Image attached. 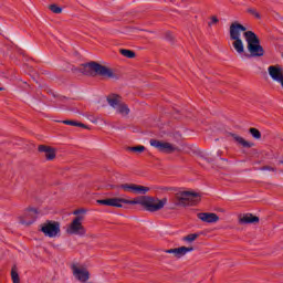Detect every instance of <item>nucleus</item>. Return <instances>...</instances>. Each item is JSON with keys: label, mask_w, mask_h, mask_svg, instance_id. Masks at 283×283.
Here are the masks:
<instances>
[{"label": "nucleus", "mask_w": 283, "mask_h": 283, "mask_svg": "<svg viewBox=\"0 0 283 283\" xmlns=\"http://www.w3.org/2000/svg\"><path fill=\"white\" fill-rule=\"evenodd\" d=\"M249 32L247 31V28L240 22H233L230 25V39L232 42V48L235 50L238 54H244V42H242V34L244 36V33Z\"/></svg>", "instance_id": "nucleus-1"}, {"label": "nucleus", "mask_w": 283, "mask_h": 283, "mask_svg": "<svg viewBox=\"0 0 283 283\" xmlns=\"http://www.w3.org/2000/svg\"><path fill=\"white\" fill-rule=\"evenodd\" d=\"M176 207H195L202 200L199 192L193 190H181L175 195Z\"/></svg>", "instance_id": "nucleus-2"}, {"label": "nucleus", "mask_w": 283, "mask_h": 283, "mask_svg": "<svg viewBox=\"0 0 283 283\" xmlns=\"http://www.w3.org/2000/svg\"><path fill=\"white\" fill-rule=\"evenodd\" d=\"M84 74H97L104 78H118V74L111 67L101 65L96 62H91L84 66Z\"/></svg>", "instance_id": "nucleus-3"}, {"label": "nucleus", "mask_w": 283, "mask_h": 283, "mask_svg": "<svg viewBox=\"0 0 283 283\" xmlns=\"http://www.w3.org/2000/svg\"><path fill=\"white\" fill-rule=\"evenodd\" d=\"M244 39L250 56H264V48L261 46L260 39L255 33H253V31L245 32Z\"/></svg>", "instance_id": "nucleus-4"}, {"label": "nucleus", "mask_w": 283, "mask_h": 283, "mask_svg": "<svg viewBox=\"0 0 283 283\" xmlns=\"http://www.w3.org/2000/svg\"><path fill=\"white\" fill-rule=\"evenodd\" d=\"M85 222V216H77L71 220V222L66 226V233L67 235H86L87 229L83 226Z\"/></svg>", "instance_id": "nucleus-5"}, {"label": "nucleus", "mask_w": 283, "mask_h": 283, "mask_svg": "<svg viewBox=\"0 0 283 283\" xmlns=\"http://www.w3.org/2000/svg\"><path fill=\"white\" fill-rule=\"evenodd\" d=\"M167 198L159 199L156 197L145 196L144 209H146L150 213H156V211H161V209H165V205H167Z\"/></svg>", "instance_id": "nucleus-6"}, {"label": "nucleus", "mask_w": 283, "mask_h": 283, "mask_svg": "<svg viewBox=\"0 0 283 283\" xmlns=\"http://www.w3.org/2000/svg\"><path fill=\"white\" fill-rule=\"evenodd\" d=\"M112 189H123L126 193H136V195H143L148 193L149 187L136 185V184H122L117 187L112 186Z\"/></svg>", "instance_id": "nucleus-7"}, {"label": "nucleus", "mask_w": 283, "mask_h": 283, "mask_svg": "<svg viewBox=\"0 0 283 283\" xmlns=\"http://www.w3.org/2000/svg\"><path fill=\"white\" fill-rule=\"evenodd\" d=\"M41 231L46 238H56L61 233V224L56 221H46L41 224Z\"/></svg>", "instance_id": "nucleus-8"}, {"label": "nucleus", "mask_w": 283, "mask_h": 283, "mask_svg": "<svg viewBox=\"0 0 283 283\" xmlns=\"http://www.w3.org/2000/svg\"><path fill=\"white\" fill-rule=\"evenodd\" d=\"M151 147H155V149H158V151H161L163 154H174L176 151V146L174 144L158 140V139H151L150 140Z\"/></svg>", "instance_id": "nucleus-9"}, {"label": "nucleus", "mask_w": 283, "mask_h": 283, "mask_svg": "<svg viewBox=\"0 0 283 283\" xmlns=\"http://www.w3.org/2000/svg\"><path fill=\"white\" fill-rule=\"evenodd\" d=\"M73 275L77 279L78 282L85 283L90 280V271L84 266L73 265L72 266Z\"/></svg>", "instance_id": "nucleus-10"}, {"label": "nucleus", "mask_w": 283, "mask_h": 283, "mask_svg": "<svg viewBox=\"0 0 283 283\" xmlns=\"http://www.w3.org/2000/svg\"><path fill=\"white\" fill-rule=\"evenodd\" d=\"M268 72L270 74V77L272 81H275V83H279V81H282L283 78V69L280 65H271L268 67Z\"/></svg>", "instance_id": "nucleus-11"}, {"label": "nucleus", "mask_w": 283, "mask_h": 283, "mask_svg": "<svg viewBox=\"0 0 283 283\" xmlns=\"http://www.w3.org/2000/svg\"><path fill=\"white\" fill-rule=\"evenodd\" d=\"M197 216L201 222H207L208 224H213L220 220V217L213 212H200Z\"/></svg>", "instance_id": "nucleus-12"}, {"label": "nucleus", "mask_w": 283, "mask_h": 283, "mask_svg": "<svg viewBox=\"0 0 283 283\" xmlns=\"http://www.w3.org/2000/svg\"><path fill=\"white\" fill-rule=\"evenodd\" d=\"M38 151L43 154L46 160H54V158H56V150L50 146L40 145Z\"/></svg>", "instance_id": "nucleus-13"}, {"label": "nucleus", "mask_w": 283, "mask_h": 283, "mask_svg": "<svg viewBox=\"0 0 283 283\" xmlns=\"http://www.w3.org/2000/svg\"><path fill=\"white\" fill-rule=\"evenodd\" d=\"M97 205H104L105 207H116L123 209L122 198H108L97 200Z\"/></svg>", "instance_id": "nucleus-14"}, {"label": "nucleus", "mask_w": 283, "mask_h": 283, "mask_svg": "<svg viewBox=\"0 0 283 283\" xmlns=\"http://www.w3.org/2000/svg\"><path fill=\"white\" fill-rule=\"evenodd\" d=\"M239 222L240 224H258V222H260V218L251 213H245L239 217Z\"/></svg>", "instance_id": "nucleus-15"}, {"label": "nucleus", "mask_w": 283, "mask_h": 283, "mask_svg": "<svg viewBox=\"0 0 283 283\" xmlns=\"http://www.w3.org/2000/svg\"><path fill=\"white\" fill-rule=\"evenodd\" d=\"M36 216H39V210L36 208H29L25 212V219L29 221H23L24 224H32L36 220Z\"/></svg>", "instance_id": "nucleus-16"}, {"label": "nucleus", "mask_w": 283, "mask_h": 283, "mask_svg": "<svg viewBox=\"0 0 283 283\" xmlns=\"http://www.w3.org/2000/svg\"><path fill=\"white\" fill-rule=\"evenodd\" d=\"M107 103H108V105H111V107L116 109L118 107V105H120L123 103V97H120V95H116V94L108 95Z\"/></svg>", "instance_id": "nucleus-17"}, {"label": "nucleus", "mask_w": 283, "mask_h": 283, "mask_svg": "<svg viewBox=\"0 0 283 283\" xmlns=\"http://www.w3.org/2000/svg\"><path fill=\"white\" fill-rule=\"evenodd\" d=\"M122 205H140V207H145V196H139L133 200L122 198Z\"/></svg>", "instance_id": "nucleus-18"}, {"label": "nucleus", "mask_w": 283, "mask_h": 283, "mask_svg": "<svg viewBox=\"0 0 283 283\" xmlns=\"http://www.w3.org/2000/svg\"><path fill=\"white\" fill-rule=\"evenodd\" d=\"M191 251H193V247L175 248V258L177 259L184 258V255H187V253H191Z\"/></svg>", "instance_id": "nucleus-19"}, {"label": "nucleus", "mask_w": 283, "mask_h": 283, "mask_svg": "<svg viewBox=\"0 0 283 283\" xmlns=\"http://www.w3.org/2000/svg\"><path fill=\"white\" fill-rule=\"evenodd\" d=\"M115 112L120 116H129V106L122 102L116 108Z\"/></svg>", "instance_id": "nucleus-20"}, {"label": "nucleus", "mask_w": 283, "mask_h": 283, "mask_svg": "<svg viewBox=\"0 0 283 283\" xmlns=\"http://www.w3.org/2000/svg\"><path fill=\"white\" fill-rule=\"evenodd\" d=\"M231 136L233 140L238 143V145H241L242 147H253V144L251 142H247L240 135L232 134Z\"/></svg>", "instance_id": "nucleus-21"}, {"label": "nucleus", "mask_w": 283, "mask_h": 283, "mask_svg": "<svg viewBox=\"0 0 283 283\" xmlns=\"http://www.w3.org/2000/svg\"><path fill=\"white\" fill-rule=\"evenodd\" d=\"M11 280L13 283H21V279L19 277V271L17 265H13L11 269Z\"/></svg>", "instance_id": "nucleus-22"}, {"label": "nucleus", "mask_w": 283, "mask_h": 283, "mask_svg": "<svg viewBox=\"0 0 283 283\" xmlns=\"http://www.w3.org/2000/svg\"><path fill=\"white\" fill-rule=\"evenodd\" d=\"M119 54H122V56H125L126 59H135L136 57V53L134 51L127 50V49L119 50Z\"/></svg>", "instance_id": "nucleus-23"}, {"label": "nucleus", "mask_w": 283, "mask_h": 283, "mask_svg": "<svg viewBox=\"0 0 283 283\" xmlns=\"http://www.w3.org/2000/svg\"><path fill=\"white\" fill-rule=\"evenodd\" d=\"M198 238H200L199 233H191V234L184 237L182 241L191 244V242H196V240H198Z\"/></svg>", "instance_id": "nucleus-24"}, {"label": "nucleus", "mask_w": 283, "mask_h": 283, "mask_svg": "<svg viewBox=\"0 0 283 283\" xmlns=\"http://www.w3.org/2000/svg\"><path fill=\"white\" fill-rule=\"evenodd\" d=\"M64 125H71L72 127H83L84 129H87V126L81 122L76 120H63Z\"/></svg>", "instance_id": "nucleus-25"}, {"label": "nucleus", "mask_w": 283, "mask_h": 283, "mask_svg": "<svg viewBox=\"0 0 283 283\" xmlns=\"http://www.w3.org/2000/svg\"><path fill=\"white\" fill-rule=\"evenodd\" d=\"M250 134L256 140H260L262 138V134L260 133V130H258V128H250Z\"/></svg>", "instance_id": "nucleus-26"}, {"label": "nucleus", "mask_w": 283, "mask_h": 283, "mask_svg": "<svg viewBox=\"0 0 283 283\" xmlns=\"http://www.w3.org/2000/svg\"><path fill=\"white\" fill-rule=\"evenodd\" d=\"M49 10H51V12H53L54 14H61V12H63V9L56 4H51L49 7Z\"/></svg>", "instance_id": "nucleus-27"}, {"label": "nucleus", "mask_w": 283, "mask_h": 283, "mask_svg": "<svg viewBox=\"0 0 283 283\" xmlns=\"http://www.w3.org/2000/svg\"><path fill=\"white\" fill-rule=\"evenodd\" d=\"M130 151H136L137 154H143L145 151V146H135L129 148Z\"/></svg>", "instance_id": "nucleus-28"}, {"label": "nucleus", "mask_w": 283, "mask_h": 283, "mask_svg": "<svg viewBox=\"0 0 283 283\" xmlns=\"http://www.w3.org/2000/svg\"><path fill=\"white\" fill-rule=\"evenodd\" d=\"M249 14L255 17V19H260V13L255 9H248Z\"/></svg>", "instance_id": "nucleus-29"}, {"label": "nucleus", "mask_w": 283, "mask_h": 283, "mask_svg": "<svg viewBox=\"0 0 283 283\" xmlns=\"http://www.w3.org/2000/svg\"><path fill=\"white\" fill-rule=\"evenodd\" d=\"M262 171H275V168L271 167V166H264L263 168H261Z\"/></svg>", "instance_id": "nucleus-30"}, {"label": "nucleus", "mask_w": 283, "mask_h": 283, "mask_svg": "<svg viewBox=\"0 0 283 283\" xmlns=\"http://www.w3.org/2000/svg\"><path fill=\"white\" fill-rule=\"evenodd\" d=\"M81 213H85V210H75V211H73V216H75V218L77 216H84V214H81Z\"/></svg>", "instance_id": "nucleus-31"}, {"label": "nucleus", "mask_w": 283, "mask_h": 283, "mask_svg": "<svg viewBox=\"0 0 283 283\" xmlns=\"http://www.w3.org/2000/svg\"><path fill=\"white\" fill-rule=\"evenodd\" d=\"M165 253H170V254L174 255V258H176V248L175 249L165 250Z\"/></svg>", "instance_id": "nucleus-32"}, {"label": "nucleus", "mask_w": 283, "mask_h": 283, "mask_svg": "<svg viewBox=\"0 0 283 283\" xmlns=\"http://www.w3.org/2000/svg\"><path fill=\"white\" fill-rule=\"evenodd\" d=\"M216 23H218V18L217 17H212L211 21L209 22V25H213Z\"/></svg>", "instance_id": "nucleus-33"}, {"label": "nucleus", "mask_w": 283, "mask_h": 283, "mask_svg": "<svg viewBox=\"0 0 283 283\" xmlns=\"http://www.w3.org/2000/svg\"><path fill=\"white\" fill-rule=\"evenodd\" d=\"M163 191H171V188H163Z\"/></svg>", "instance_id": "nucleus-34"}, {"label": "nucleus", "mask_w": 283, "mask_h": 283, "mask_svg": "<svg viewBox=\"0 0 283 283\" xmlns=\"http://www.w3.org/2000/svg\"><path fill=\"white\" fill-rule=\"evenodd\" d=\"M1 90H3V88L0 87V92H1Z\"/></svg>", "instance_id": "nucleus-35"}]
</instances>
